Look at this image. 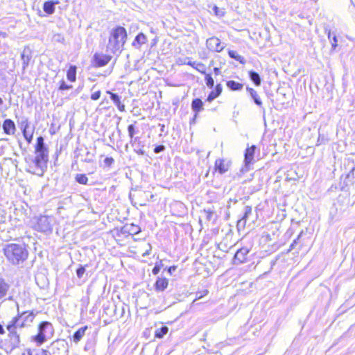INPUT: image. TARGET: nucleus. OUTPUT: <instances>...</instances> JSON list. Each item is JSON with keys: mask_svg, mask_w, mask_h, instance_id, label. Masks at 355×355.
Masks as SVG:
<instances>
[{"mask_svg": "<svg viewBox=\"0 0 355 355\" xmlns=\"http://www.w3.org/2000/svg\"><path fill=\"white\" fill-rule=\"evenodd\" d=\"M28 165L26 171L32 174L42 176L47 169L49 149L42 136L37 138L35 146V155H28L25 158Z\"/></svg>", "mask_w": 355, "mask_h": 355, "instance_id": "obj_1", "label": "nucleus"}, {"mask_svg": "<svg viewBox=\"0 0 355 355\" xmlns=\"http://www.w3.org/2000/svg\"><path fill=\"white\" fill-rule=\"evenodd\" d=\"M7 261L14 266H22L27 260L29 252L25 243H8L3 248Z\"/></svg>", "mask_w": 355, "mask_h": 355, "instance_id": "obj_2", "label": "nucleus"}, {"mask_svg": "<svg viewBox=\"0 0 355 355\" xmlns=\"http://www.w3.org/2000/svg\"><path fill=\"white\" fill-rule=\"evenodd\" d=\"M127 39V32L125 28L117 26L113 29L109 38L107 48L113 53L121 52Z\"/></svg>", "mask_w": 355, "mask_h": 355, "instance_id": "obj_3", "label": "nucleus"}, {"mask_svg": "<svg viewBox=\"0 0 355 355\" xmlns=\"http://www.w3.org/2000/svg\"><path fill=\"white\" fill-rule=\"evenodd\" d=\"M28 327L21 319L17 315L14 317L7 324L6 329L8 331L10 345L12 349L17 348L20 344L21 330Z\"/></svg>", "mask_w": 355, "mask_h": 355, "instance_id": "obj_4", "label": "nucleus"}, {"mask_svg": "<svg viewBox=\"0 0 355 355\" xmlns=\"http://www.w3.org/2000/svg\"><path fill=\"white\" fill-rule=\"evenodd\" d=\"M54 329L51 323L47 321L42 322L38 327V333L34 340L39 345L43 344L48 338L53 335Z\"/></svg>", "mask_w": 355, "mask_h": 355, "instance_id": "obj_5", "label": "nucleus"}, {"mask_svg": "<svg viewBox=\"0 0 355 355\" xmlns=\"http://www.w3.org/2000/svg\"><path fill=\"white\" fill-rule=\"evenodd\" d=\"M48 355H68V344L64 340L58 339L48 347Z\"/></svg>", "mask_w": 355, "mask_h": 355, "instance_id": "obj_6", "label": "nucleus"}, {"mask_svg": "<svg viewBox=\"0 0 355 355\" xmlns=\"http://www.w3.org/2000/svg\"><path fill=\"white\" fill-rule=\"evenodd\" d=\"M35 230L40 232H52V218L47 216H41L37 218Z\"/></svg>", "mask_w": 355, "mask_h": 355, "instance_id": "obj_7", "label": "nucleus"}, {"mask_svg": "<svg viewBox=\"0 0 355 355\" xmlns=\"http://www.w3.org/2000/svg\"><path fill=\"white\" fill-rule=\"evenodd\" d=\"M207 49L214 52L222 51L225 46L221 43L220 40L216 37H209L206 41Z\"/></svg>", "mask_w": 355, "mask_h": 355, "instance_id": "obj_8", "label": "nucleus"}, {"mask_svg": "<svg viewBox=\"0 0 355 355\" xmlns=\"http://www.w3.org/2000/svg\"><path fill=\"white\" fill-rule=\"evenodd\" d=\"M231 162L225 159H217L215 161V170L217 171L220 174L226 173L230 166Z\"/></svg>", "mask_w": 355, "mask_h": 355, "instance_id": "obj_9", "label": "nucleus"}, {"mask_svg": "<svg viewBox=\"0 0 355 355\" xmlns=\"http://www.w3.org/2000/svg\"><path fill=\"white\" fill-rule=\"evenodd\" d=\"M256 146L252 145V146L247 148L244 155V162L245 171H248V166L252 162L254 159V155L256 150Z\"/></svg>", "mask_w": 355, "mask_h": 355, "instance_id": "obj_10", "label": "nucleus"}, {"mask_svg": "<svg viewBox=\"0 0 355 355\" xmlns=\"http://www.w3.org/2000/svg\"><path fill=\"white\" fill-rule=\"evenodd\" d=\"M249 253L248 248H241L236 251L234 257V263L235 264H241L247 259V255Z\"/></svg>", "mask_w": 355, "mask_h": 355, "instance_id": "obj_11", "label": "nucleus"}, {"mask_svg": "<svg viewBox=\"0 0 355 355\" xmlns=\"http://www.w3.org/2000/svg\"><path fill=\"white\" fill-rule=\"evenodd\" d=\"M17 316L21 319L22 321L26 324L28 327L31 326V323L33 322V320L35 317L33 311H24L22 313L19 312V306H17Z\"/></svg>", "mask_w": 355, "mask_h": 355, "instance_id": "obj_12", "label": "nucleus"}, {"mask_svg": "<svg viewBox=\"0 0 355 355\" xmlns=\"http://www.w3.org/2000/svg\"><path fill=\"white\" fill-rule=\"evenodd\" d=\"M2 128L4 133L8 135H13L16 132L15 123L10 119H6L3 121Z\"/></svg>", "mask_w": 355, "mask_h": 355, "instance_id": "obj_13", "label": "nucleus"}, {"mask_svg": "<svg viewBox=\"0 0 355 355\" xmlns=\"http://www.w3.org/2000/svg\"><path fill=\"white\" fill-rule=\"evenodd\" d=\"M110 60L111 56L110 55L99 53H95L94 55V61L97 67L105 66Z\"/></svg>", "mask_w": 355, "mask_h": 355, "instance_id": "obj_14", "label": "nucleus"}, {"mask_svg": "<svg viewBox=\"0 0 355 355\" xmlns=\"http://www.w3.org/2000/svg\"><path fill=\"white\" fill-rule=\"evenodd\" d=\"M121 232L122 234H128L130 235L137 234L141 232L139 226L136 225L133 223L126 224L121 227Z\"/></svg>", "mask_w": 355, "mask_h": 355, "instance_id": "obj_15", "label": "nucleus"}, {"mask_svg": "<svg viewBox=\"0 0 355 355\" xmlns=\"http://www.w3.org/2000/svg\"><path fill=\"white\" fill-rule=\"evenodd\" d=\"M31 51L28 48H24L21 53V59L22 60V69L24 71L28 66L29 62L31 59Z\"/></svg>", "mask_w": 355, "mask_h": 355, "instance_id": "obj_16", "label": "nucleus"}, {"mask_svg": "<svg viewBox=\"0 0 355 355\" xmlns=\"http://www.w3.org/2000/svg\"><path fill=\"white\" fill-rule=\"evenodd\" d=\"M107 94L110 95V99L114 103V105L117 107V108L121 112L125 111V105L121 101V96H119L117 94L113 93L110 91H107Z\"/></svg>", "mask_w": 355, "mask_h": 355, "instance_id": "obj_17", "label": "nucleus"}, {"mask_svg": "<svg viewBox=\"0 0 355 355\" xmlns=\"http://www.w3.org/2000/svg\"><path fill=\"white\" fill-rule=\"evenodd\" d=\"M147 37L143 33H139L135 38L132 43V46L135 49H140L141 46L147 42Z\"/></svg>", "mask_w": 355, "mask_h": 355, "instance_id": "obj_18", "label": "nucleus"}, {"mask_svg": "<svg viewBox=\"0 0 355 355\" xmlns=\"http://www.w3.org/2000/svg\"><path fill=\"white\" fill-rule=\"evenodd\" d=\"M203 105H204L203 102L202 101L201 99H200L198 98H195L192 101L191 109L193 112H196L193 120L197 117L198 112H199L203 110Z\"/></svg>", "mask_w": 355, "mask_h": 355, "instance_id": "obj_19", "label": "nucleus"}, {"mask_svg": "<svg viewBox=\"0 0 355 355\" xmlns=\"http://www.w3.org/2000/svg\"><path fill=\"white\" fill-rule=\"evenodd\" d=\"M88 329L87 326H84L78 329L72 336V340L75 343H78L85 335L86 331Z\"/></svg>", "mask_w": 355, "mask_h": 355, "instance_id": "obj_20", "label": "nucleus"}, {"mask_svg": "<svg viewBox=\"0 0 355 355\" xmlns=\"http://www.w3.org/2000/svg\"><path fill=\"white\" fill-rule=\"evenodd\" d=\"M168 284L167 279L158 277L155 283V288L156 291H163L167 288Z\"/></svg>", "mask_w": 355, "mask_h": 355, "instance_id": "obj_21", "label": "nucleus"}, {"mask_svg": "<svg viewBox=\"0 0 355 355\" xmlns=\"http://www.w3.org/2000/svg\"><path fill=\"white\" fill-rule=\"evenodd\" d=\"M222 90V85L220 84H217L215 87L214 90L211 91L209 94L207 101L209 102H211L212 101H214L216 98L220 95Z\"/></svg>", "mask_w": 355, "mask_h": 355, "instance_id": "obj_22", "label": "nucleus"}, {"mask_svg": "<svg viewBox=\"0 0 355 355\" xmlns=\"http://www.w3.org/2000/svg\"><path fill=\"white\" fill-rule=\"evenodd\" d=\"M128 135L130 138V144L132 146H134L136 144V143L138 141L140 142V138L139 137H134L136 131H135V127L133 124H130L128 126Z\"/></svg>", "mask_w": 355, "mask_h": 355, "instance_id": "obj_23", "label": "nucleus"}, {"mask_svg": "<svg viewBox=\"0 0 355 355\" xmlns=\"http://www.w3.org/2000/svg\"><path fill=\"white\" fill-rule=\"evenodd\" d=\"M10 288V285L3 279L0 277V300L4 298Z\"/></svg>", "mask_w": 355, "mask_h": 355, "instance_id": "obj_24", "label": "nucleus"}, {"mask_svg": "<svg viewBox=\"0 0 355 355\" xmlns=\"http://www.w3.org/2000/svg\"><path fill=\"white\" fill-rule=\"evenodd\" d=\"M328 39L331 45L330 53H332L336 51V47L338 46V38L337 36L334 33H332L329 30L328 31Z\"/></svg>", "mask_w": 355, "mask_h": 355, "instance_id": "obj_25", "label": "nucleus"}, {"mask_svg": "<svg viewBox=\"0 0 355 355\" xmlns=\"http://www.w3.org/2000/svg\"><path fill=\"white\" fill-rule=\"evenodd\" d=\"M185 64L189 65L193 68L196 69L200 73L202 74H205V65L202 62H196L192 61H188L187 62H184Z\"/></svg>", "mask_w": 355, "mask_h": 355, "instance_id": "obj_26", "label": "nucleus"}, {"mask_svg": "<svg viewBox=\"0 0 355 355\" xmlns=\"http://www.w3.org/2000/svg\"><path fill=\"white\" fill-rule=\"evenodd\" d=\"M247 90L248 91L251 98L253 99L254 103L257 105L261 107L262 105V101L257 92L254 89L249 87H247Z\"/></svg>", "mask_w": 355, "mask_h": 355, "instance_id": "obj_27", "label": "nucleus"}, {"mask_svg": "<svg viewBox=\"0 0 355 355\" xmlns=\"http://www.w3.org/2000/svg\"><path fill=\"white\" fill-rule=\"evenodd\" d=\"M226 85L229 89L232 91H241L243 88L242 83L236 82L234 80H229L226 83Z\"/></svg>", "mask_w": 355, "mask_h": 355, "instance_id": "obj_28", "label": "nucleus"}, {"mask_svg": "<svg viewBox=\"0 0 355 355\" xmlns=\"http://www.w3.org/2000/svg\"><path fill=\"white\" fill-rule=\"evenodd\" d=\"M58 3V1H46L43 5L44 11L48 15H51L55 12V4Z\"/></svg>", "mask_w": 355, "mask_h": 355, "instance_id": "obj_29", "label": "nucleus"}, {"mask_svg": "<svg viewBox=\"0 0 355 355\" xmlns=\"http://www.w3.org/2000/svg\"><path fill=\"white\" fill-rule=\"evenodd\" d=\"M248 73L249 78L253 82V83L256 86H260L261 84V78L260 75L253 70L250 71Z\"/></svg>", "mask_w": 355, "mask_h": 355, "instance_id": "obj_30", "label": "nucleus"}, {"mask_svg": "<svg viewBox=\"0 0 355 355\" xmlns=\"http://www.w3.org/2000/svg\"><path fill=\"white\" fill-rule=\"evenodd\" d=\"M77 67L75 65H71L67 71V77L71 82H75L76 80Z\"/></svg>", "mask_w": 355, "mask_h": 355, "instance_id": "obj_31", "label": "nucleus"}, {"mask_svg": "<svg viewBox=\"0 0 355 355\" xmlns=\"http://www.w3.org/2000/svg\"><path fill=\"white\" fill-rule=\"evenodd\" d=\"M104 313L110 317L116 315V306L108 304L107 306H104Z\"/></svg>", "mask_w": 355, "mask_h": 355, "instance_id": "obj_32", "label": "nucleus"}, {"mask_svg": "<svg viewBox=\"0 0 355 355\" xmlns=\"http://www.w3.org/2000/svg\"><path fill=\"white\" fill-rule=\"evenodd\" d=\"M252 214V207L250 206H245L244 208V214L241 220H239L238 224L239 225L243 222V225L246 223V220L249 216Z\"/></svg>", "mask_w": 355, "mask_h": 355, "instance_id": "obj_33", "label": "nucleus"}, {"mask_svg": "<svg viewBox=\"0 0 355 355\" xmlns=\"http://www.w3.org/2000/svg\"><path fill=\"white\" fill-rule=\"evenodd\" d=\"M168 331V328L166 326H162V327L155 330V336L158 338H162Z\"/></svg>", "mask_w": 355, "mask_h": 355, "instance_id": "obj_34", "label": "nucleus"}, {"mask_svg": "<svg viewBox=\"0 0 355 355\" xmlns=\"http://www.w3.org/2000/svg\"><path fill=\"white\" fill-rule=\"evenodd\" d=\"M205 80L207 86L209 88L212 89L214 86V80L213 78L211 77V74H209V73H205Z\"/></svg>", "mask_w": 355, "mask_h": 355, "instance_id": "obj_35", "label": "nucleus"}, {"mask_svg": "<svg viewBox=\"0 0 355 355\" xmlns=\"http://www.w3.org/2000/svg\"><path fill=\"white\" fill-rule=\"evenodd\" d=\"M76 180L79 184H87L88 178L85 174H77L76 176Z\"/></svg>", "mask_w": 355, "mask_h": 355, "instance_id": "obj_36", "label": "nucleus"}, {"mask_svg": "<svg viewBox=\"0 0 355 355\" xmlns=\"http://www.w3.org/2000/svg\"><path fill=\"white\" fill-rule=\"evenodd\" d=\"M163 267H164V264L162 263V261L156 262L154 268L152 270L153 274L157 275L159 272L161 268Z\"/></svg>", "mask_w": 355, "mask_h": 355, "instance_id": "obj_37", "label": "nucleus"}, {"mask_svg": "<svg viewBox=\"0 0 355 355\" xmlns=\"http://www.w3.org/2000/svg\"><path fill=\"white\" fill-rule=\"evenodd\" d=\"M22 134L28 144H31L33 137V132H29L27 130L26 131H22Z\"/></svg>", "mask_w": 355, "mask_h": 355, "instance_id": "obj_38", "label": "nucleus"}, {"mask_svg": "<svg viewBox=\"0 0 355 355\" xmlns=\"http://www.w3.org/2000/svg\"><path fill=\"white\" fill-rule=\"evenodd\" d=\"M303 234V231H302L300 234L298 235L297 238L293 241V242L291 244L289 248V251L293 250L296 245L300 243V238L302 235Z\"/></svg>", "mask_w": 355, "mask_h": 355, "instance_id": "obj_39", "label": "nucleus"}, {"mask_svg": "<svg viewBox=\"0 0 355 355\" xmlns=\"http://www.w3.org/2000/svg\"><path fill=\"white\" fill-rule=\"evenodd\" d=\"M31 355H48L47 350L45 349H31Z\"/></svg>", "mask_w": 355, "mask_h": 355, "instance_id": "obj_40", "label": "nucleus"}, {"mask_svg": "<svg viewBox=\"0 0 355 355\" xmlns=\"http://www.w3.org/2000/svg\"><path fill=\"white\" fill-rule=\"evenodd\" d=\"M29 128V122L27 118H25L21 122V131H26L28 128Z\"/></svg>", "mask_w": 355, "mask_h": 355, "instance_id": "obj_41", "label": "nucleus"}, {"mask_svg": "<svg viewBox=\"0 0 355 355\" xmlns=\"http://www.w3.org/2000/svg\"><path fill=\"white\" fill-rule=\"evenodd\" d=\"M85 272V268L83 266H80L76 270V275L79 279H81Z\"/></svg>", "mask_w": 355, "mask_h": 355, "instance_id": "obj_42", "label": "nucleus"}, {"mask_svg": "<svg viewBox=\"0 0 355 355\" xmlns=\"http://www.w3.org/2000/svg\"><path fill=\"white\" fill-rule=\"evenodd\" d=\"M72 87V85H67L64 80H62L59 87V90L70 89Z\"/></svg>", "mask_w": 355, "mask_h": 355, "instance_id": "obj_43", "label": "nucleus"}, {"mask_svg": "<svg viewBox=\"0 0 355 355\" xmlns=\"http://www.w3.org/2000/svg\"><path fill=\"white\" fill-rule=\"evenodd\" d=\"M114 162V160L111 157H107L104 159V164L105 166H107V167H110Z\"/></svg>", "mask_w": 355, "mask_h": 355, "instance_id": "obj_44", "label": "nucleus"}, {"mask_svg": "<svg viewBox=\"0 0 355 355\" xmlns=\"http://www.w3.org/2000/svg\"><path fill=\"white\" fill-rule=\"evenodd\" d=\"M213 10L215 12L216 15L222 17L224 15L225 12L220 10L218 7L216 6H214L213 8Z\"/></svg>", "mask_w": 355, "mask_h": 355, "instance_id": "obj_45", "label": "nucleus"}, {"mask_svg": "<svg viewBox=\"0 0 355 355\" xmlns=\"http://www.w3.org/2000/svg\"><path fill=\"white\" fill-rule=\"evenodd\" d=\"M208 293V291L207 290H205L202 292H199V293H196V298L193 301V304H194L196 302V301L198 299H200L201 297H202L203 296L206 295Z\"/></svg>", "mask_w": 355, "mask_h": 355, "instance_id": "obj_46", "label": "nucleus"}, {"mask_svg": "<svg viewBox=\"0 0 355 355\" xmlns=\"http://www.w3.org/2000/svg\"><path fill=\"white\" fill-rule=\"evenodd\" d=\"M164 150H165V146L164 145H158L155 147L154 153L155 154H158L161 152H163Z\"/></svg>", "mask_w": 355, "mask_h": 355, "instance_id": "obj_47", "label": "nucleus"}, {"mask_svg": "<svg viewBox=\"0 0 355 355\" xmlns=\"http://www.w3.org/2000/svg\"><path fill=\"white\" fill-rule=\"evenodd\" d=\"M206 213V218L208 220H211L213 218L214 215L215 214L214 212L210 209L205 210Z\"/></svg>", "mask_w": 355, "mask_h": 355, "instance_id": "obj_48", "label": "nucleus"}, {"mask_svg": "<svg viewBox=\"0 0 355 355\" xmlns=\"http://www.w3.org/2000/svg\"><path fill=\"white\" fill-rule=\"evenodd\" d=\"M101 92L100 90L98 91H96L95 92H94L92 95H91V98L93 100V101H96L98 99L100 98L101 97Z\"/></svg>", "mask_w": 355, "mask_h": 355, "instance_id": "obj_49", "label": "nucleus"}, {"mask_svg": "<svg viewBox=\"0 0 355 355\" xmlns=\"http://www.w3.org/2000/svg\"><path fill=\"white\" fill-rule=\"evenodd\" d=\"M53 40L58 42H63L64 41V38L60 34H56L53 36Z\"/></svg>", "mask_w": 355, "mask_h": 355, "instance_id": "obj_50", "label": "nucleus"}, {"mask_svg": "<svg viewBox=\"0 0 355 355\" xmlns=\"http://www.w3.org/2000/svg\"><path fill=\"white\" fill-rule=\"evenodd\" d=\"M236 60L239 61L241 64H244L245 62H246V60L244 58V57H243L242 55H240L238 54V55L236 56Z\"/></svg>", "mask_w": 355, "mask_h": 355, "instance_id": "obj_51", "label": "nucleus"}, {"mask_svg": "<svg viewBox=\"0 0 355 355\" xmlns=\"http://www.w3.org/2000/svg\"><path fill=\"white\" fill-rule=\"evenodd\" d=\"M228 55L231 58H233V59H236V56L238 55V53L235 51H233V50H230L228 51Z\"/></svg>", "mask_w": 355, "mask_h": 355, "instance_id": "obj_52", "label": "nucleus"}, {"mask_svg": "<svg viewBox=\"0 0 355 355\" xmlns=\"http://www.w3.org/2000/svg\"><path fill=\"white\" fill-rule=\"evenodd\" d=\"M135 151L137 154L140 155H144L145 154V151L141 147L135 148Z\"/></svg>", "mask_w": 355, "mask_h": 355, "instance_id": "obj_53", "label": "nucleus"}, {"mask_svg": "<svg viewBox=\"0 0 355 355\" xmlns=\"http://www.w3.org/2000/svg\"><path fill=\"white\" fill-rule=\"evenodd\" d=\"M177 269V267L175 266H170L167 268L168 272L171 275L174 271Z\"/></svg>", "mask_w": 355, "mask_h": 355, "instance_id": "obj_54", "label": "nucleus"}, {"mask_svg": "<svg viewBox=\"0 0 355 355\" xmlns=\"http://www.w3.org/2000/svg\"><path fill=\"white\" fill-rule=\"evenodd\" d=\"M214 73L215 76L220 75V73H221L220 69L218 68V67H214Z\"/></svg>", "mask_w": 355, "mask_h": 355, "instance_id": "obj_55", "label": "nucleus"}, {"mask_svg": "<svg viewBox=\"0 0 355 355\" xmlns=\"http://www.w3.org/2000/svg\"><path fill=\"white\" fill-rule=\"evenodd\" d=\"M21 355H31V349H27L24 352L21 354Z\"/></svg>", "mask_w": 355, "mask_h": 355, "instance_id": "obj_56", "label": "nucleus"}, {"mask_svg": "<svg viewBox=\"0 0 355 355\" xmlns=\"http://www.w3.org/2000/svg\"><path fill=\"white\" fill-rule=\"evenodd\" d=\"M141 141L139 143L138 141L133 146H135V148H139V147H144V145H141Z\"/></svg>", "mask_w": 355, "mask_h": 355, "instance_id": "obj_57", "label": "nucleus"}, {"mask_svg": "<svg viewBox=\"0 0 355 355\" xmlns=\"http://www.w3.org/2000/svg\"><path fill=\"white\" fill-rule=\"evenodd\" d=\"M5 330L1 324H0V334H4Z\"/></svg>", "mask_w": 355, "mask_h": 355, "instance_id": "obj_58", "label": "nucleus"}, {"mask_svg": "<svg viewBox=\"0 0 355 355\" xmlns=\"http://www.w3.org/2000/svg\"><path fill=\"white\" fill-rule=\"evenodd\" d=\"M84 161L86 162H90L92 161V159L91 158H85L84 159Z\"/></svg>", "mask_w": 355, "mask_h": 355, "instance_id": "obj_59", "label": "nucleus"}, {"mask_svg": "<svg viewBox=\"0 0 355 355\" xmlns=\"http://www.w3.org/2000/svg\"><path fill=\"white\" fill-rule=\"evenodd\" d=\"M3 99L0 97V105L3 104Z\"/></svg>", "mask_w": 355, "mask_h": 355, "instance_id": "obj_60", "label": "nucleus"}, {"mask_svg": "<svg viewBox=\"0 0 355 355\" xmlns=\"http://www.w3.org/2000/svg\"><path fill=\"white\" fill-rule=\"evenodd\" d=\"M123 313H124V308L122 307V313H121L120 317H121L123 315Z\"/></svg>", "mask_w": 355, "mask_h": 355, "instance_id": "obj_61", "label": "nucleus"}, {"mask_svg": "<svg viewBox=\"0 0 355 355\" xmlns=\"http://www.w3.org/2000/svg\"><path fill=\"white\" fill-rule=\"evenodd\" d=\"M213 63H214V61H213V60H212V61H211V62H210V65H213Z\"/></svg>", "mask_w": 355, "mask_h": 355, "instance_id": "obj_62", "label": "nucleus"}, {"mask_svg": "<svg viewBox=\"0 0 355 355\" xmlns=\"http://www.w3.org/2000/svg\"><path fill=\"white\" fill-rule=\"evenodd\" d=\"M146 254H149L148 251L144 255H146Z\"/></svg>", "mask_w": 355, "mask_h": 355, "instance_id": "obj_63", "label": "nucleus"}]
</instances>
